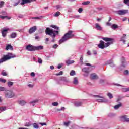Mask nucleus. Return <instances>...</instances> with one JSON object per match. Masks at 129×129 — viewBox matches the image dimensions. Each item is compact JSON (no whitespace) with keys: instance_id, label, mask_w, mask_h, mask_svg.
Segmentation results:
<instances>
[{"instance_id":"37998d69","label":"nucleus","mask_w":129,"mask_h":129,"mask_svg":"<svg viewBox=\"0 0 129 129\" xmlns=\"http://www.w3.org/2000/svg\"><path fill=\"white\" fill-rule=\"evenodd\" d=\"M7 89L4 87L0 86V91H6Z\"/></svg>"},{"instance_id":"0eeeda50","label":"nucleus","mask_w":129,"mask_h":129,"mask_svg":"<svg viewBox=\"0 0 129 129\" xmlns=\"http://www.w3.org/2000/svg\"><path fill=\"white\" fill-rule=\"evenodd\" d=\"M10 31V28L4 27L1 30L2 36L3 38H6L7 37V34H8V31Z\"/></svg>"},{"instance_id":"b1692460","label":"nucleus","mask_w":129,"mask_h":129,"mask_svg":"<svg viewBox=\"0 0 129 129\" xmlns=\"http://www.w3.org/2000/svg\"><path fill=\"white\" fill-rule=\"evenodd\" d=\"M126 37V34H123V36L121 37L120 41L123 43H125V38Z\"/></svg>"},{"instance_id":"f257e3e1","label":"nucleus","mask_w":129,"mask_h":129,"mask_svg":"<svg viewBox=\"0 0 129 129\" xmlns=\"http://www.w3.org/2000/svg\"><path fill=\"white\" fill-rule=\"evenodd\" d=\"M50 27L51 28H53V29H55V30H55L53 29L47 27L45 30V34L46 35L50 36L51 38H52V40L50 41L51 43H55L56 41L55 38H56V36L59 35V31H58L59 30V27L55 25H51Z\"/></svg>"},{"instance_id":"39448f33","label":"nucleus","mask_w":129,"mask_h":129,"mask_svg":"<svg viewBox=\"0 0 129 129\" xmlns=\"http://www.w3.org/2000/svg\"><path fill=\"white\" fill-rule=\"evenodd\" d=\"M5 95L6 98H13L15 97V93L13 91L8 90L5 92Z\"/></svg>"},{"instance_id":"2f4dec72","label":"nucleus","mask_w":129,"mask_h":129,"mask_svg":"<svg viewBox=\"0 0 129 129\" xmlns=\"http://www.w3.org/2000/svg\"><path fill=\"white\" fill-rule=\"evenodd\" d=\"M80 65H83V55H82L80 58Z\"/></svg>"},{"instance_id":"473e14b6","label":"nucleus","mask_w":129,"mask_h":129,"mask_svg":"<svg viewBox=\"0 0 129 129\" xmlns=\"http://www.w3.org/2000/svg\"><path fill=\"white\" fill-rule=\"evenodd\" d=\"M13 85H14V82L11 81L8 82V87H11V86H13Z\"/></svg>"},{"instance_id":"412c9836","label":"nucleus","mask_w":129,"mask_h":129,"mask_svg":"<svg viewBox=\"0 0 129 129\" xmlns=\"http://www.w3.org/2000/svg\"><path fill=\"white\" fill-rule=\"evenodd\" d=\"M121 106H122V103L120 102V103H119L118 104L116 105L114 107V109H118L119 108H120V107H121Z\"/></svg>"},{"instance_id":"603ef678","label":"nucleus","mask_w":129,"mask_h":129,"mask_svg":"<svg viewBox=\"0 0 129 129\" xmlns=\"http://www.w3.org/2000/svg\"><path fill=\"white\" fill-rule=\"evenodd\" d=\"M4 4H5V2H4V1L0 2V8H2L3 6H4Z\"/></svg>"},{"instance_id":"c756f323","label":"nucleus","mask_w":129,"mask_h":129,"mask_svg":"<svg viewBox=\"0 0 129 129\" xmlns=\"http://www.w3.org/2000/svg\"><path fill=\"white\" fill-rule=\"evenodd\" d=\"M38 100H35L33 101H31L30 102V104H32L33 106H35V103H37L38 102Z\"/></svg>"},{"instance_id":"69168bd1","label":"nucleus","mask_w":129,"mask_h":129,"mask_svg":"<svg viewBox=\"0 0 129 129\" xmlns=\"http://www.w3.org/2000/svg\"><path fill=\"white\" fill-rule=\"evenodd\" d=\"M93 53L94 55H97V51H96V50H93Z\"/></svg>"},{"instance_id":"a211bd4d","label":"nucleus","mask_w":129,"mask_h":129,"mask_svg":"<svg viewBox=\"0 0 129 129\" xmlns=\"http://www.w3.org/2000/svg\"><path fill=\"white\" fill-rule=\"evenodd\" d=\"M95 28L98 31H102V27L98 23L95 24Z\"/></svg>"},{"instance_id":"49530a36","label":"nucleus","mask_w":129,"mask_h":129,"mask_svg":"<svg viewBox=\"0 0 129 129\" xmlns=\"http://www.w3.org/2000/svg\"><path fill=\"white\" fill-rule=\"evenodd\" d=\"M38 62L39 64H42V63H43V60H42V59H41V58L38 57Z\"/></svg>"},{"instance_id":"6e6d98bb","label":"nucleus","mask_w":129,"mask_h":129,"mask_svg":"<svg viewBox=\"0 0 129 129\" xmlns=\"http://www.w3.org/2000/svg\"><path fill=\"white\" fill-rule=\"evenodd\" d=\"M1 14L3 15L4 16H6V15H7V12L3 11L1 12Z\"/></svg>"},{"instance_id":"4d7b16f0","label":"nucleus","mask_w":129,"mask_h":129,"mask_svg":"<svg viewBox=\"0 0 129 129\" xmlns=\"http://www.w3.org/2000/svg\"><path fill=\"white\" fill-rule=\"evenodd\" d=\"M41 18H42V17H36L32 18V19H35V20H40Z\"/></svg>"},{"instance_id":"13d9d810","label":"nucleus","mask_w":129,"mask_h":129,"mask_svg":"<svg viewBox=\"0 0 129 129\" xmlns=\"http://www.w3.org/2000/svg\"><path fill=\"white\" fill-rule=\"evenodd\" d=\"M18 18H20V19H22V18H24V15L22 14H19L18 15Z\"/></svg>"},{"instance_id":"9b49d317","label":"nucleus","mask_w":129,"mask_h":129,"mask_svg":"<svg viewBox=\"0 0 129 129\" xmlns=\"http://www.w3.org/2000/svg\"><path fill=\"white\" fill-rule=\"evenodd\" d=\"M37 30V26H33L30 28L29 30V34H33V33H35L36 30Z\"/></svg>"},{"instance_id":"0e129e2a","label":"nucleus","mask_w":129,"mask_h":129,"mask_svg":"<svg viewBox=\"0 0 129 129\" xmlns=\"http://www.w3.org/2000/svg\"><path fill=\"white\" fill-rule=\"evenodd\" d=\"M30 75H31V76H32V77H35V73L32 72V73L30 74Z\"/></svg>"},{"instance_id":"4468645a","label":"nucleus","mask_w":129,"mask_h":129,"mask_svg":"<svg viewBox=\"0 0 129 129\" xmlns=\"http://www.w3.org/2000/svg\"><path fill=\"white\" fill-rule=\"evenodd\" d=\"M35 51H39V50H43L44 49V46L40 45L38 46H34Z\"/></svg>"},{"instance_id":"774afa93","label":"nucleus","mask_w":129,"mask_h":129,"mask_svg":"<svg viewBox=\"0 0 129 129\" xmlns=\"http://www.w3.org/2000/svg\"><path fill=\"white\" fill-rule=\"evenodd\" d=\"M99 82H100V83H103V82H104V80L101 79V80H100Z\"/></svg>"},{"instance_id":"6ab92c4d","label":"nucleus","mask_w":129,"mask_h":129,"mask_svg":"<svg viewBox=\"0 0 129 129\" xmlns=\"http://www.w3.org/2000/svg\"><path fill=\"white\" fill-rule=\"evenodd\" d=\"M20 2H21V0H14L13 4V7H16L18 6V5L19 4Z\"/></svg>"},{"instance_id":"1a4fd4ad","label":"nucleus","mask_w":129,"mask_h":129,"mask_svg":"<svg viewBox=\"0 0 129 129\" xmlns=\"http://www.w3.org/2000/svg\"><path fill=\"white\" fill-rule=\"evenodd\" d=\"M26 49L30 52H35V46L34 45L29 44L26 46Z\"/></svg>"},{"instance_id":"052dcab7","label":"nucleus","mask_w":129,"mask_h":129,"mask_svg":"<svg viewBox=\"0 0 129 129\" xmlns=\"http://www.w3.org/2000/svg\"><path fill=\"white\" fill-rule=\"evenodd\" d=\"M39 124H40V125H42V126H43V125H47V123H39Z\"/></svg>"},{"instance_id":"bf43d9fd","label":"nucleus","mask_w":129,"mask_h":129,"mask_svg":"<svg viewBox=\"0 0 129 129\" xmlns=\"http://www.w3.org/2000/svg\"><path fill=\"white\" fill-rule=\"evenodd\" d=\"M68 11L69 13H71L72 12V8H68Z\"/></svg>"},{"instance_id":"6e6552de","label":"nucleus","mask_w":129,"mask_h":129,"mask_svg":"<svg viewBox=\"0 0 129 129\" xmlns=\"http://www.w3.org/2000/svg\"><path fill=\"white\" fill-rule=\"evenodd\" d=\"M116 14L118 15H119V16H123L125 15L126 14H128V10H120L119 11H117L116 12Z\"/></svg>"},{"instance_id":"79ce46f5","label":"nucleus","mask_w":129,"mask_h":129,"mask_svg":"<svg viewBox=\"0 0 129 129\" xmlns=\"http://www.w3.org/2000/svg\"><path fill=\"white\" fill-rule=\"evenodd\" d=\"M122 91H123L124 92H127V91H129V87L123 88Z\"/></svg>"},{"instance_id":"e433bc0d","label":"nucleus","mask_w":129,"mask_h":129,"mask_svg":"<svg viewBox=\"0 0 129 129\" xmlns=\"http://www.w3.org/2000/svg\"><path fill=\"white\" fill-rule=\"evenodd\" d=\"M31 125H32V124L30 122H26L24 124V126H27V127L31 126Z\"/></svg>"},{"instance_id":"a18cd8bd","label":"nucleus","mask_w":129,"mask_h":129,"mask_svg":"<svg viewBox=\"0 0 129 129\" xmlns=\"http://www.w3.org/2000/svg\"><path fill=\"white\" fill-rule=\"evenodd\" d=\"M123 2L125 5H127L129 7V0H124Z\"/></svg>"},{"instance_id":"09e8293b","label":"nucleus","mask_w":129,"mask_h":129,"mask_svg":"<svg viewBox=\"0 0 129 129\" xmlns=\"http://www.w3.org/2000/svg\"><path fill=\"white\" fill-rule=\"evenodd\" d=\"M124 74L125 75H128V74H129V71H128V70H125V71H124Z\"/></svg>"},{"instance_id":"680f3d73","label":"nucleus","mask_w":129,"mask_h":129,"mask_svg":"<svg viewBox=\"0 0 129 129\" xmlns=\"http://www.w3.org/2000/svg\"><path fill=\"white\" fill-rule=\"evenodd\" d=\"M28 87H30V88H32V87H34V85L32 84H28Z\"/></svg>"},{"instance_id":"4c0bfd02","label":"nucleus","mask_w":129,"mask_h":129,"mask_svg":"<svg viewBox=\"0 0 129 129\" xmlns=\"http://www.w3.org/2000/svg\"><path fill=\"white\" fill-rule=\"evenodd\" d=\"M90 4V2L89 1H86L85 2H83L82 5L84 6H87V5H89Z\"/></svg>"},{"instance_id":"423d86ee","label":"nucleus","mask_w":129,"mask_h":129,"mask_svg":"<svg viewBox=\"0 0 129 129\" xmlns=\"http://www.w3.org/2000/svg\"><path fill=\"white\" fill-rule=\"evenodd\" d=\"M93 97H97V98H102V99H97V101H98V102H104V103L108 102V100H107L106 99H104V97H103L101 96L93 95Z\"/></svg>"},{"instance_id":"f8f14e48","label":"nucleus","mask_w":129,"mask_h":129,"mask_svg":"<svg viewBox=\"0 0 129 129\" xmlns=\"http://www.w3.org/2000/svg\"><path fill=\"white\" fill-rule=\"evenodd\" d=\"M17 103L19 105H21V106H24V105H26V104L27 103V101L26 100H18L17 101Z\"/></svg>"},{"instance_id":"c9c22d12","label":"nucleus","mask_w":129,"mask_h":129,"mask_svg":"<svg viewBox=\"0 0 129 129\" xmlns=\"http://www.w3.org/2000/svg\"><path fill=\"white\" fill-rule=\"evenodd\" d=\"M34 128L38 129L39 128V125L38 124L34 123L33 124Z\"/></svg>"},{"instance_id":"bb28decb","label":"nucleus","mask_w":129,"mask_h":129,"mask_svg":"<svg viewBox=\"0 0 129 129\" xmlns=\"http://www.w3.org/2000/svg\"><path fill=\"white\" fill-rule=\"evenodd\" d=\"M2 17V20H5V19H6V20H10L11 19V17H9L8 16H3Z\"/></svg>"},{"instance_id":"cd10ccee","label":"nucleus","mask_w":129,"mask_h":129,"mask_svg":"<svg viewBox=\"0 0 129 129\" xmlns=\"http://www.w3.org/2000/svg\"><path fill=\"white\" fill-rule=\"evenodd\" d=\"M113 63V60H109L107 61L105 63V65H110L111 63Z\"/></svg>"},{"instance_id":"2eb2a0df","label":"nucleus","mask_w":129,"mask_h":129,"mask_svg":"<svg viewBox=\"0 0 129 129\" xmlns=\"http://www.w3.org/2000/svg\"><path fill=\"white\" fill-rule=\"evenodd\" d=\"M82 104H83V103L81 101H76L74 103L75 106H76V107L81 106Z\"/></svg>"},{"instance_id":"dca6fc26","label":"nucleus","mask_w":129,"mask_h":129,"mask_svg":"<svg viewBox=\"0 0 129 129\" xmlns=\"http://www.w3.org/2000/svg\"><path fill=\"white\" fill-rule=\"evenodd\" d=\"M22 2L20 3V5H25V4H28V3H32L33 0H21Z\"/></svg>"},{"instance_id":"4be33fe9","label":"nucleus","mask_w":129,"mask_h":129,"mask_svg":"<svg viewBox=\"0 0 129 129\" xmlns=\"http://www.w3.org/2000/svg\"><path fill=\"white\" fill-rule=\"evenodd\" d=\"M121 61L122 63V66H123V67H125V58L122 57L121 59Z\"/></svg>"},{"instance_id":"c03bdc74","label":"nucleus","mask_w":129,"mask_h":129,"mask_svg":"<svg viewBox=\"0 0 129 129\" xmlns=\"http://www.w3.org/2000/svg\"><path fill=\"white\" fill-rule=\"evenodd\" d=\"M0 82H2V83H6V82H7V80L0 78Z\"/></svg>"},{"instance_id":"f03ea898","label":"nucleus","mask_w":129,"mask_h":129,"mask_svg":"<svg viewBox=\"0 0 129 129\" xmlns=\"http://www.w3.org/2000/svg\"><path fill=\"white\" fill-rule=\"evenodd\" d=\"M102 39L105 41V42H109L105 43L103 41H100V43L98 45V47L100 49H104L105 48H107L108 46L111 45V44H113V42H114V38H113L102 37Z\"/></svg>"},{"instance_id":"a19ab883","label":"nucleus","mask_w":129,"mask_h":129,"mask_svg":"<svg viewBox=\"0 0 129 129\" xmlns=\"http://www.w3.org/2000/svg\"><path fill=\"white\" fill-rule=\"evenodd\" d=\"M75 74V71L73 70H72L70 73V75H71V76H74Z\"/></svg>"},{"instance_id":"5fc2aeb1","label":"nucleus","mask_w":129,"mask_h":129,"mask_svg":"<svg viewBox=\"0 0 129 129\" xmlns=\"http://www.w3.org/2000/svg\"><path fill=\"white\" fill-rule=\"evenodd\" d=\"M83 11V9H82V8H80L79 9H78V12L79 13H82V11Z\"/></svg>"},{"instance_id":"9d476101","label":"nucleus","mask_w":129,"mask_h":129,"mask_svg":"<svg viewBox=\"0 0 129 129\" xmlns=\"http://www.w3.org/2000/svg\"><path fill=\"white\" fill-rule=\"evenodd\" d=\"M92 67H94V66H92L91 67H88V68H84L82 71L83 72H84V73H86V74H88V73H89V72H90V71H91V70H92Z\"/></svg>"},{"instance_id":"a878e982","label":"nucleus","mask_w":129,"mask_h":129,"mask_svg":"<svg viewBox=\"0 0 129 129\" xmlns=\"http://www.w3.org/2000/svg\"><path fill=\"white\" fill-rule=\"evenodd\" d=\"M60 80H61V81H63L64 82H68V79H67V78H66V77H60Z\"/></svg>"},{"instance_id":"f3484780","label":"nucleus","mask_w":129,"mask_h":129,"mask_svg":"<svg viewBox=\"0 0 129 129\" xmlns=\"http://www.w3.org/2000/svg\"><path fill=\"white\" fill-rule=\"evenodd\" d=\"M6 50L8 51V50H11V51H13L14 50V47L11 44H8L6 47Z\"/></svg>"},{"instance_id":"c85d7f7f","label":"nucleus","mask_w":129,"mask_h":129,"mask_svg":"<svg viewBox=\"0 0 129 129\" xmlns=\"http://www.w3.org/2000/svg\"><path fill=\"white\" fill-rule=\"evenodd\" d=\"M111 28L113 30H115V29H117L118 28V25L114 24L111 26Z\"/></svg>"},{"instance_id":"8fccbe9b","label":"nucleus","mask_w":129,"mask_h":129,"mask_svg":"<svg viewBox=\"0 0 129 129\" xmlns=\"http://www.w3.org/2000/svg\"><path fill=\"white\" fill-rule=\"evenodd\" d=\"M58 104H59L57 102H54L52 103V105L53 106H58Z\"/></svg>"},{"instance_id":"864d4df0","label":"nucleus","mask_w":129,"mask_h":129,"mask_svg":"<svg viewBox=\"0 0 129 129\" xmlns=\"http://www.w3.org/2000/svg\"><path fill=\"white\" fill-rule=\"evenodd\" d=\"M2 75H3V76H7V75H8V74H7V73L6 72H3L2 73Z\"/></svg>"},{"instance_id":"e2e57ef3","label":"nucleus","mask_w":129,"mask_h":129,"mask_svg":"<svg viewBox=\"0 0 129 129\" xmlns=\"http://www.w3.org/2000/svg\"><path fill=\"white\" fill-rule=\"evenodd\" d=\"M110 67H114L115 66V65L114 64V63H113V62H112L111 64H110Z\"/></svg>"},{"instance_id":"ea45409f","label":"nucleus","mask_w":129,"mask_h":129,"mask_svg":"<svg viewBox=\"0 0 129 129\" xmlns=\"http://www.w3.org/2000/svg\"><path fill=\"white\" fill-rule=\"evenodd\" d=\"M61 15V13L60 12L57 11L56 13L54 14V17H59Z\"/></svg>"},{"instance_id":"338daca9","label":"nucleus","mask_w":129,"mask_h":129,"mask_svg":"<svg viewBox=\"0 0 129 129\" xmlns=\"http://www.w3.org/2000/svg\"><path fill=\"white\" fill-rule=\"evenodd\" d=\"M56 8L57 10H58V9H60V8H61V6L60 5H56Z\"/></svg>"},{"instance_id":"7ed1b4c3","label":"nucleus","mask_w":129,"mask_h":129,"mask_svg":"<svg viewBox=\"0 0 129 129\" xmlns=\"http://www.w3.org/2000/svg\"><path fill=\"white\" fill-rule=\"evenodd\" d=\"M74 34H73V31L72 30H69L67 33H66L64 36L61 38V39L59 41V44H62L70 39H73L74 38Z\"/></svg>"},{"instance_id":"72a5a7b5","label":"nucleus","mask_w":129,"mask_h":129,"mask_svg":"<svg viewBox=\"0 0 129 129\" xmlns=\"http://www.w3.org/2000/svg\"><path fill=\"white\" fill-rule=\"evenodd\" d=\"M107 96H108L110 99L113 98V96L112 95V94H111V93H108Z\"/></svg>"},{"instance_id":"3c124183","label":"nucleus","mask_w":129,"mask_h":129,"mask_svg":"<svg viewBox=\"0 0 129 129\" xmlns=\"http://www.w3.org/2000/svg\"><path fill=\"white\" fill-rule=\"evenodd\" d=\"M52 48L53 49H57L58 48V45L57 44H55L53 46Z\"/></svg>"},{"instance_id":"58836bf2","label":"nucleus","mask_w":129,"mask_h":129,"mask_svg":"<svg viewBox=\"0 0 129 129\" xmlns=\"http://www.w3.org/2000/svg\"><path fill=\"white\" fill-rule=\"evenodd\" d=\"M63 124L65 125V126H69V124H70V121H68V122H64Z\"/></svg>"},{"instance_id":"5701e85b","label":"nucleus","mask_w":129,"mask_h":129,"mask_svg":"<svg viewBox=\"0 0 129 129\" xmlns=\"http://www.w3.org/2000/svg\"><path fill=\"white\" fill-rule=\"evenodd\" d=\"M11 39H15V38H17V33L15 32H13L10 35Z\"/></svg>"},{"instance_id":"f704fd0d","label":"nucleus","mask_w":129,"mask_h":129,"mask_svg":"<svg viewBox=\"0 0 129 129\" xmlns=\"http://www.w3.org/2000/svg\"><path fill=\"white\" fill-rule=\"evenodd\" d=\"M7 108L6 107H0V111L3 112V111H5L6 110Z\"/></svg>"},{"instance_id":"aec40b11","label":"nucleus","mask_w":129,"mask_h":129,"mask_svg":"<svg viewBox=\"0 0 129 129\" xmlns=\"http://www.w3.org/2000/svg\"><path fill=\"white\" fill-rule=\"evenodd\" d=\"M90 77L91 79H95L96 78V79H98V76H97L95 73L91 74Z\"/></svg>"},{"instance_id":"7c9ffc66","label":"nucleus","mask_w":129,"mask_h":129,"mask_svg":"<svg viewBox=\"0 0 129 129\" xmlns=\"http://www.w3.org/2000/svg\"><path fill=\"white\" fill-rule=\"evenodd\" d=\"M73 83L76 85L78 84V80L77 77L74 78Z\"/></svg>"},{"instance_id":"de8ad7c7","label":"nucleus","mask_w":129,"mask_h":129,"mask_svg":"<svg viewBox=\"0 0 129 129\" xmlns=\"http://www.w3.org/2000/svg\"><path fill=\"white\" fill-rule=\"evenodd\" d=\"M55 75H56V76H60V75H63V71H60V72H59V73L56 74Z\"/></svg>"},{"instance_id":"20e7f679","label":"nucleus","mask_w":129,"mask_h":129,"mask_svg":"<svg viewBox=\"0 0 129 129\" xmlns=\"http://www.w3.org/2000/svg\"><path fill=\"white\" fill-rule=\"evenodd\" d=\"M12 58H16V56L12 53H9L7 55H4L3 58L0 59V64L8 61V60H10V59H12Z\"/></svg>"},{"instance_id":"ddd939ff","label":"nucleus","mask_w":129,"mask_h":129,"mask_svg":"<svg viewBox=\"0 0 129 129\" xmlns=\"http://www.w3.org/2000/svg\"><path fill=\"white\" fill-rule=\"evenodd\" d=\"M120 118L123 122H129V118H126V115L122 116Z\"/></svg>"},{"instance_id":"393cba45","label":"nucleus","mask_w":129,"mask_h":129,"mask_svg":"<svg viewBox=\"0 0 129 129\" xmlns=\"http://www.w3.org/2000/svg\"><path fill=\"white\" fill-rule=\"evenodd\" d=\"M66 63L69 66L70 65V64H73V63H74V60H66Z\"/></svg>"}]
</instances>
